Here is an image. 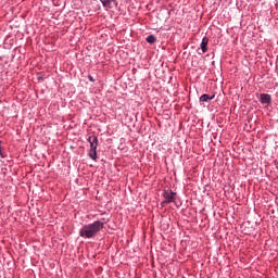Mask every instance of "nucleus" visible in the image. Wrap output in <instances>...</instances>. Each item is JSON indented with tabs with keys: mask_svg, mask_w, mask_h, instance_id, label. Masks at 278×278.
Returning <instances> with one entry per match:
<instances>
[{
	"mask_svg": "<svg viewBox=\"0 0 278 278\" xmlns=\"http://www.w3.org/2000/svg\"><path fill=\"white\" fill-rule=\"evenodd\" d=\"M164 201L161 202V206L164 207V205H168V203H175L177 201V192H174L170 189H166L163 192Z\"/></svg>",
	"mask_w": 278,
	"mask_h": 278,
	"instance_id": "nucleus-3",
	"label": "nucleus"
},
{
	"mask_svg": "<svg viewBox=\"0 0 278 278\" xmlns=\"http://www.w3.org/2000/svg\"><path fill=\"white\" fill-rule=\"evenodd\" d=\"M207 101H210V94H202L201 97H200V102L201 103H203V102H207Z\"/></svg>",
	"mask_w": 278,
	"mask_h": 278,
	"instance_id": "nucleus-8",
	"label": "nucleus"
},
{
	"mask_svg": "<svg viewBox=\"0 0 278 278\" xmlns=\"http://www.w3.org/2000/svg\"><path fill=\"white\" fill-rule=\"evenodd\" d=\"M212 99H214V96H211V97H210V101H212Z\"/></svg>",
	"mask_w": 278,
	"mask_h": 278,
	"instance_id": "nucleus-10",
	"label": "nucleus"
},
{
	"mask_svg": "<svg viewBox=\"0 0 278 278\" xmlns=\"http://www.w3.org/2000/svg\"><path fill=\"white\" fill-rule=\"evenodd\" d=\"M105 227V218H102L101 220H96L91 224L84 225L79 230L80 238H85L86 240H90L101 231Z\"/></svg>",
	"mask_w": 278,
	"mask_h": 278,
	"instance_id": "nucleus-1",
	"label": "nucleus"
},
{
	"mask_svg": "<svg viewBox=\"0 0 278 278\" xmlns=\"http://www.w3.org/2000/svg\"><path fill=\"white\" fill-rule=\"evenodd\" d=\"M88 79L89 81H94V78L92 77V75H88Z\"/></svg>",
	"mask_w": 278,
	"mask_h": 278,
	"instance_id": "nucleus-9",
	"label": "nucleus"
},
{
	"mask_svg": "<svg viewBox=\"0 0 278 278\" xmlns=\"http://www.w3.org/2000/svg\"><path fill=\"white\" fill-rule=\"evenodd\" d=\"M0 155H1V157H3V153L1 152V150H0Z\"/></svg>",
	"mask_w": 278,
	"mask_h": 278,
	"instance_id": "nucleus-11",
	"label": "nucleus"
},
{
	"mask_svg": "<svg viewBox=\"0 0 278 278\" xmlns=\"http://www.w3.org/2000/svg\"><path fill=\"white\" fill-rule=\"evenodd\" d=\"M201 51H202V53H205V51H207V39L206 38L202 39Z\"/></svg>",
	"mask_w": 278,
	"mask_h": 278,
	"instance_id": "nucleus-6",
	"label": "nucleus"
},
{
	"mask_svg": "<svg viewBox=\"0 0 278 278\" xmlns=\"http://www.w3.org/2000/svg\"><path fill=\"white\" fill-rule=\"evenodd\" d=\"M260 101H261L262 105H270V103L273 101V97H270V94H268V93H261Z\"/></svg>",
	"mask_w": 278,
	"mask_h": 278,
	"instance_id": "nucleus-4",
	"label": "nucleus"
},
{
	"mask_svg": "<svg viewBox=\"0 0 278 278\" xmlns=\"http://www.w3.org/2000/svg\"><path fill=\"white\" fill-rule=\"evenodd\" d=\"M146 41L149 43V45H154V42L156 41L155 39V36L153 35H150L147 37Z\"/></svg>",
	"mask_w": 278,
	"mask_h": 278,
	"instance_id": "nucleus-7",
	"label": "nucleus"
},
{
	"mask_svg": "<svg viewBox=\"0 0 278 278\" xmlns=\"http://www.w3.org/2000/svg\"><path fill=\"white\" fill-rule=\"evenodd\" d=\"M100 2L102 3L103 8L110 10V8H112V3H116V0H100Z\"/></svg>",
	"mask_w": 278,
	"mask_h": 278,
	"instance_id": "nucleus-5",
	"label": "nucleus"
},
{
	"mask_svg": "<svg viewBox=\"0 0 278 278\" xmlns=\"http://www.w3.org/2000/svg\"><path fill=\"white\" fill-rule=\"evenodd\" d=\"M38 79H42V77L38 76Z\"/></svg>",
	"mask_w": 278,
	"mask_h": 278,
	"instance_id": "nucleus-12",
	"label": "nucleus"
},
{
	"mask_svg": "<svg viewBox=\"0 0 278 278\" xmlns=\"http://www.w3.org/2000/svg\"><path fill=\"white\" fill-rule=\"evenodd\" d=\"M212 64H213V66H214L215 62L213 61Z\"/></svg>",
	"mask_w": 278,
	"mask_h": 278,
	"instance_id": "nucleus-13",
	"label": "nucleus"
},
{
	"mask_svg": "<svg viewBox=\"0 0 278 278\" xmlns=\"http://www.w3.org/2000/svg\"><path fill=\"white\" fill-rule=\"evenodd\" d=\"M87 141L90 144L89 157L90 160H93V162H97V147H99V138H97V136H89Z\"/></svg>",
	"mask_w": 278,
	"mask_h": 278,
	"instance_id": "nucleus-2",
	"label": "nucleus"
}]
</instances>
